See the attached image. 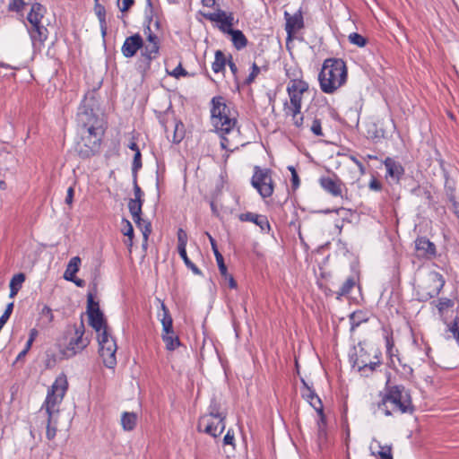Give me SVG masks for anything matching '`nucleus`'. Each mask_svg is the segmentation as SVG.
<instances>
[{
    "instance_id": "c9c22d12",
    "label": "nucleus",
    "mask_w": 459,
    "mask_h": 459,
    "mask_svg": "<svg viewBox=\"0 0 459 459\" xmlns=\"http://www.w3.org/2000/svg\"><path fill=\"white\" fill-rule=\"evenodd\" d=\"M227 58L222 51L217 50L215 52V58L212 65V69L214 73L218 74L225 70Z\"/></svg>"
},
{
    "instance_id": "bf43d9fd",
    "label": "nucleus",
    "mask_w": 459,
    "mask_h": 459,
    "mask_svg": "<svg viewBox=\"0 0 459 459\" xmlns=\"http://www.w3.org/2000/svg\"><path fill=\"white\" fill-rule=\"evenodd\" d=\"M378 446L381 448V450L377 452V455L380 456L381 459H393L391 446H382L380 444Z\"/></svg>"
},
{
    "instance_id": "e433bc0d",
    "label": "nucleus",
    "mask_w": 459,
    "mask_h": 459,
    "mask_svg": "<svg viewBox=\"0 0 459 459\" xmlns=\"http://www.w3.org/2000/svg\"><path fill=\"white\" fill-rule=\"evenodd\" d=\"M47 425H46V437L48 440H53L56 435V425H57V418L58 417H51L47 415Z\"/></svg>"
},
{
    "instance_id": "423d86ee",
    "label": "nucleus",
    "mask_w": 459,
    "mask_h": 459,
    "mask_svg": "<svg viewBox=\"0 0 459 459\" xmlns=\"http://www.w3.org/2000/svg\"><path fill=\"white\" fill-rule=\"evenodd\" d=\"M67 388L66 376L64 374L59 375L48 389L47 397L39 412L45 411L46 414L49 415V418L58 417V405L62 403Z\"/></svg>"
},
{
    "instance_id": "09e8293b",
    "label": "nucleus",
    "mask_w": 459,
    "mask_h": 459,
    "mask_svg": "<svg viewBox=\"0 0 459 459\" xmlns=\"http://www.w3.org/2000/svg\"><path fill=\"white\" fill-rule=\"evenodd\" d=\"M214 255L216 258V262L218 264V267H219L221 275L222 277H228V270H227L226 264H224V259H223L222 255L220 252H216V254H214Z\"/></svg>"
},
{
    "instance_id": "20e7f679",
    "label": "nucleus",
    "mask_w": 459,
    "mask_h": 459,
    "mask_svg": "<svg viewBox=\"0 0 459 459\" xmlns=\"http://www.w3.org/2000/svg\"><path fill=\"white\" fill-rule=\"evenodd\" d=\"M318 80L323 92L333 93L346 82L347 67L345 62L341 58L325 59L318 74Z\"/></svg>"
},
{
    "instance_id": "de8ad7c7",
    "label": "nucleus",
    "mask_w": 459,
    "mask_h": 459,
    "mask_svg": "<svg viewBox=\"0 0 459 459\" xmlns=\"http://www.w3.org/2000/svg\"><path fill=\"white\" fill-rule=\"evenodd\" d=\"M187 243V234L183 229L178 230V251L186 250Z\"/></svg>"
},
{
    "instance_id": "e2e57ef3",
    "label": "nucleus",
    "mask_w": 459,
    "mask_h": 459,
    "mask_svg": "<svg viewBox=\"0 0 459 459\" xmlns=\"http://www.w3.org/2000/svg\"><path fill=\"white\" fill-rule=\"evenodd\" d=\"M168 74L177 79L188 75V73L182 67L181 64H179L172 72H168Z\"/></svg>"
},
{
    "instance_id": "72a5a7b5",
    "label": "nucleus",
    "mask_w": 459,
    "mask_h": 459,
    "mask_svg": "<svg viewBox=\"0 0 459 459\" xmlns=\"http://www.w3.org/2000/svg\"><path fill=\"white\" fill-rule=\"evenodd\" d=\"M356 277L354 275H351L346 279V281L343 282L342 287L338 291H336V299H341L342 297L347 296L351 293V290L356 285Z\"/></svg>"
},
{
    "instance_id": "9d476101",
    "label": "nucleus",
    "mask_w": 459,
    "mask_h": 459,
    "mask_svg": "<svg viewBox=\"0 0 459 459\" xmlns=\"http://www.w3.org/2000/svg\"><path fill=\"white\" fill-rule=\"evenodd\" d=\"M85 329L82 322L79 326H74L73 335L69 338L67 344L62 351L65 357L72 358L88 346L90 342L87 338L83 337Z\"/></svg>"
},
{
    "instance_id": "603ef678",
    "label": "nucleus",
    "mask_w": 459,
    "mask_h": 459,
    "mask_svg": "<svg viewBox=\"0 0 459 459\" xmlns=\"http://www.w3.org/2000/svg\"><path fill=\"white\" fill-rule=\"evenodd\" d=\"M310 131L316 136H323L322 123L318 118H314L310 126Z\"/></svg>"
},
{
    "instance_id": "5fc2aeb1",
    "label": "nucleus",
    "mask_w": 459,
    "mask_h": 459,
    "mask_svg": "<svg viewBox=\"0 0 459 459\" xmlns=\"http://www.w3.org/2000/svg\"><path fill=\"white\" fill-rule=\"evenodd\" d=\"M145 34H147V44L152 46H160V39L158 36L152 32L150 26L144 30Z\"/></svg>"
},
{
    "instance_id": "f8f14e48",
    "label": "nucleus",
    "mask_w": 459,
    "mask_h": 459,
    "mask_svg": "<svg viewBox=\"0 0 459 459\" xmlns=\"http://www.w3.org/2000/svg\"><path fill=\"white\" fill-rule=\"evenodd\" d=\"M321 187L333 196L342 197V191H347L344 183L336 176L333 177H321L319 178Z\"/></svg>"
},
{
    "instance_id": "37998d69",
    "label": "nucleus",
    "mask_w": 459,
    "mask_h": 459,
    "mask_svg": "<svg viewBox=\"0 0 459 459\" xmlns=\"http://www.w3.org/2000/svg\"><path fill=\"white\" fill-rule=\"evenodd\" d=\"M349 41L359 48L365 47L368 43V39L357 32H353L349 35Z\"/></svg>"
},
{
    "instance_id": "69168bd1",
    "label": "nucleus",
    "mask_w": 459,
    "mask_h": 459,
    "mask_svg": "<svg viewBox=\"0 0 459 459\" xmlns=\"http://www.w3.org/2000/svg\"><path fill=\"white\" fill-rule=\"evenodd\" d=\"M289 170L291 172V185L292 188L296 189L299 186V178L294 167L290 166Z\"/></svg>"
},
{
    "instance_id": "3c124183",
    "label": "nucleus",
    "mask_w": 459,
    "mask_h": 459,
    "mask_svg": "<svg viewBox=\"0 0 459 459\" xmlns=\"http://www.w3.org/2000/svg\"><path fill=\"white\" fill-rule=\"evenodd\" d=\"M27 4L24 0H11L8 4V10L11 12H21Z\"/></svg>"
},
{
    "instance_id": "6ab92c4d",
    "label": "nucleus",
    "mask_w": 459,
    "mask_h": 459,
    "mask_svg": "<svg viewBox=\"0 0 459 459\" xmlns=\"http://www.w3.org/2000/svg\"><path fill=\"white\" fill-rule=\"evenodd\" d=\"M141 56L143 57V62L145 64V67L149 68L151 63L153 59H155L160 53V46H152L149 44H143V48H141Z\"/></svg>"
},
{
    "instance_id": "052dcab7",
    "label": "nucleus",
    "mask_w": 459,
    "mask_h": 459,
    "mask_svg": "<svg viewBox=\"0 0 459 459\" xmlns=\"http://www.w3.org/2000/svg\"><path fill=\"white\" fill-rule=\"evenodd\" d=\"M454 306V302L452 299L447 298H441L438 300L437 309L440 313H442L445 309L449 308Z\"/></svg>"
},
{
    "instance_id": "774afa93",
    "label": "nucleus",
    "mask_w": 459,
    "mask_h": 459,
    "mask_svg": "<svg viewBox=\"0 0 459 459\" xmlns=\"http://www.w3.org/2000/svg\"><path fill=\"white\" fill-rule=\"evenodd\" d=\"M235 437H234V431L233 429H229L226 433V435L223 437V445H230L235 446L234 444Z\"/></svg>"
},
{
    "instance_id": "680f3d73",
    "label": "nucleus",
    "mask_w": 459,
    "mask_h": 459,
    "mask_svg": "<svg viewBox=\"0 0 459 459\" xmlns=\"http://www.w3.org/2000/svg\"><path fill=\"white\" fill-rule=\"evenodd\" d=\"M445 189L446 197L449 202H454V200H456L454 184H450L448 181H446Z\"/></svg>"
},
{
    "instance_id": "0e129e2a",
    "label": "nucleus",
    "mask_w": 459,
    "mask_h": 459,
    "mask_svg": "<svg viewBox=\"0 0 459 459\" xmlns=\"http://www.w3.org/2000/svg\"><path fill=\"white\" fill-rule=\"evenodd\" d=\"M134 4V0H117V6L122 13L127 12Z\"/></svg>"
},
{
    "instance_id": "58836bf2",
    "label": "nucleus",
    "mask_w": 459,
    "mask_h": 459,
    "mask_svg": "<svg viewBox=\"0 0 459 459\" xmlns=\"http://www.w3.org/2000/svg\"><path fill=\"white\" fill-rule=\"evenodd\" d=\"M262 70L267 71V65L260 67L255 63H253L251 66V72L245 80V84L250 85L252 82H254Z\"/></svg>"
},
{
    "instance_id": "a878e982",
    "label": "nucleus",
    "mask_w": 459,
    "mask_h": 459,
    "mask_svg": "<svg viewBox=\"0 0 459 459\" xmlns=\"http://www.w3.org/2000/svg\"><path fill=\"white\" fill-rule=\"evenodd\" d=\"M98 342L100 349H115L117 350V346L115 339L108 333V329H104L100 333L98 334Z\"/></svg>"
},
{
    "instance_id": "7ed1b4c3",
    "label": "nucleus",
    "mask_w": 459,
    "mask_h": 459,
    "mask_svg": "<svg viewBox=\"0 0 459 459\" xmlns=\"http://www.w3.org/2000/svg\"><path fill=\"white\" fill-rule=\"evenodd\" d=\"M211 103V122L221 138V147L223 150L232 152L230 148V141L225 135L234 129L237 125V118L221 96L213 97Z\"/></svg>"
},
{
    "instance_id": "1a4fd4ad",
    "label": "nucleus",
    "mask_w": 459,
    "mask_h": 459,
    "mask_svg": "<svg viewBox=\"0 0 459 459\" xmlns=\"http://www.w3.org/2000/svg\"><path fill=\"white\" fill-rule=\"evenodd\" d=\"M300 74V71L296 70L292 73L290 70L286 72L287 76L290 78V82L287 86V92L290 97L289 105H301L302 96L308 91V83L299 77Z\"/></svg>"
},
{
    "instance_id": "aec40b11",
    "label": "nucleus",
    "mask_w": 459,
    "mask_h": 459,
    "mask_svg": "<svg viewBox=\"0 0 459 459\" xmlns=\"http://www.w3.org/2000/svg\"><path fill=\"white\" fill-rule=\"evenodd\" d=\"M285 16L286 30L288 31L289 34L303 28V17L300 12L295 13L294 15H290L288 13H285Z\"/></svg>"
},
{
    "instance_id": "f257e3e1",
    "label": "nucleus",
    "mask_w": 459,
    "mask_h": 459,
    "mask_svg": "<svg viewBox=\"0 0 459 459\" xmlns=\"http://www.w3.org/2000/svg\"><path fill=\"white\" fill-rule=\"evenodd\" d=\"M379 396L381 400L377 406L385 416H392L396 412L412 414L415 411L411 392L403 385L386 386L385 393H380Z\"/></svg>"
},
{
    "instance_id": "c03bdc74",
    "label": "nucleus",
    "mask_w": 459,
    "mask_h": 459,
    "mask_svg": "<svg viewBox=\"0 0 459 459\" xmlns=\"http://www.w3.org/2000/svg\"><path fill=\"white\" fill-rule=\"evenodd\" d=\"M233 21H234L233 14L231 13H228L223 18V21L219 25L220 30L222 31L225 34H228V30L229 29H232Z\"/></svg>"
},
{
    "instance_id": "f03ea898",
    "label": "nucleus",
    "mask_w": 459,
    "mask_h": 459,
    "mask_svg": "<svg viewBox=\"0 0 459 459\" xmlns=\"http://www.w3.org/2000/svg\"><path fill=\"white\" fill-rule=\"evenodd\" d=\"M85 101V99L82 102ZM78 120L84 127H87V134L82 136L80 142L76 145V152L82 159H89L95 155L100 147L101 138L100 132L95 126L94 121L96 117L93 110L88 108L83 103L79 107Z\"/></svg>"
},
{
    "instance_id": "dca6fc26",
    "label": "nucleus",
    "mask_w": 459,
    "mask_h": 459,
    "mask_svg": "<svg viewBox=\"0 0 459 459\" xmlns=\"http://www.w3.org/2000/svg\"><path fill=\"white\" fill-rule=\"evenodd\" d=\"M384 165L386 169V176L396 181H399L404 174V169L402 164L390 157L384 160Z\"/></svg>"
},
{
    "instance_id": "a211bd4d",
    "label": "nucleus",
    "mask_w": 459,
    "mask_h": 459,
    "mask_svg": "<svg viewBox=\"0 0 459 459\" xmlns=\"http://www.w3.org/2000/svg\"><path fill=\"white\" fill-rule=\"evenodd\" d=\"M204 416H211L215 419L218 418V424L221 423V429H225L226 413L221 411V404L215 399L211 401V403L208 407V413L204 414Z\"/></svg>"
},
{
    "instance_id": "4be33fe9",
    "label": "nucleus",
    "mask_w": 459,
    "mask_h": 459,
    "mask_svg": "<svg viewBox=\"0 0 459 459\" xmlns=\"http://www.w3.org/2000/svg\"><path fill=\"white\" fill-rule=\"evenodd\" d=\"M94 1H95L94 12H95L96 16L99 19L101 35L103 38H105V36L107 35V30H108V25H107V21H106V9H105L104 5H102L99 3V0H94Z\"/></svg>"
},
{
    "instance_id": "c85d7f7f",
    "label": "nucleus",
    "mask_w": 459,
    "mask_h": 459,
    "mask_svg": "<svg viewBox=\"0 0 459 459\" xmlns=\"http://www.w3.org/2000/svg\"><path fill=\"white\" fill-rule=\"evenodd\" d=\"M116 352L115 349H99L100 356L107 368H114L117 365Z\"/></svg>"
},
{
    "instance_id": "ddd939ff",
    "label": "nucleus",
    "mask_w": 459,
    "mask_h": 459,
    "mask_svg": "<svg viewBox=\"0 0 459 459\" xmlns=\"http://www.w3.org/2000/svg\"><path fill=\"white\" fill-rule=\"evenodd\" d=\"M415 250L419 257L432 259L437 255L436 245L426 237H418L415 240Z\"/></svg>"
},
{
    "instance_id": "338daca9",
    "label": "nucleus",
    "mask_w": 459,
    "mask_h": 459,
    "mask_svg": "<svg viewBox=\"0 0 459 459\" xmlns=\"http://www.w3.org/2000/svg\"><path fill=\"white\" fill-rule=\"evenodd\" d=\"M134 200H143V193L137 183V178H133Z\"/></svg>"
},
{
    "instance_id": "4468645a",
    "label": "nucleus",
    "mask_w": 459,
    "mask_h": 459,
    "mask_svg": "<svg viewBox=\"0 0 459 459\" xmlns=\"http://www.w3.org/2000/svg\"><path fill=\"white\" fill-rule=\"evenodd\" d=\"M143 39L141 35L138 33L134 34L126 39L122 45L121 52L126 58L133 57L143 48Z\"/></svg>"
},
{
    "instance_id": "f704fd0d",
    "label": "nucleus",
    "mask_w": 459,
    "mask_h": 459,
    "mask_svg": "<svg viewBox=\"0 0 459 459\" xmlns=\"http://www.w3.org/2000/svg\"><path fill=\"white\" fill-rule=\"evenodd\" d=\"M137 416L134 412H124L121 417V424L125 430L131 431L135 428Z\"/></svg>"
},
{
    "instance_id": "6e6552de",
    "label": "nucleus",
    "mask_w": 459,
    "mask_h": 459,
    "mask_svg": "<svg viewBox=\"0 0 459 459\" xmlns=\"http://www.w3.org/2000/svg\"><path fill=\"white\" fill-rule=\"evenodd\" d=\"M445 282V279L441 273L437 272L429 273L422 285L419 286L418 295L420 300L427 301L437 297L443 289Z\"/></svg>"
},
{
    "instance_id": "9b49d317",
    "label": "nucleus",
    "mask_w": 459,
    "mask_h": 459,
    "mask_svg": "<svg viewBox=\"0 0 459 459\" xmlns=\"http://www.w3.org/2000/svg\"><path fill=\"white\" fill-rule=\"evenodd\" d=\"M218 420L211 416H201L198 420L197 430L213 437L221 436L224 429H221V423L218 424Z\"/></svg>"
},
{
    "instance_id": "a18cd8bd",
    "label": "nucleus",
    "mask_w": 459,
    "mask_h": 459,
    "mask_svg": "<svg viewBox=\"0 0 459 459\" xmlns=\"http://www.w3.org/2000/svg\"><path fill=\"white\" fill-rule=\"evenodd\" d=\"M142 154L140 150H137V153H134L133 163H132V174L133 178H137V173L139 169L142 168Z\"/></svg>"
},
{
    "instance_id": "c756f323",
    "label": "nucleus",
    "mask_w": 459,
    "mask_h": 459,
    "mask_svg": "<svg viewBox=\"0 0 459 459\" xmlns=\"http://www.w3.org/2000/svg\"><path fill=\"white\" fill-rule=\"evenodd\" d=\"M80 264L81 258L79 256L71 258L65 271L64 278L66 281H73L74 277H75V273L79 271Z\"/></svg>"
},
{
    "instance_id": "7c9ffc66",
    "label": "nucleus",
    "mask_w": 459,
    "mask_h": 459,
    "mask_svg": "<svg viewBox=\"0 0 459 459\" xmlns=\"http://www.w3.org/2000/svg\"><path fill=\"white\" fill-rule=\"evenodd\" d=\"M380 355V351L378 354L375 355V361H354L353 367H358L359 371L365 372L367 369H368L370 372H373L376 370L377 367L381 364Z\"/></svg>"
},
{
    "instance_id": "8fccbe9b",
    "label": "nucleus",
    "mask_w": 459,
    "mask_h": 459,
    "mask_svg": "<svg viewBox=\"0 0 459 459\" xmlns=\"http://www.w3.org/2000/svg\"><path fill=\"white\" fill-rule=\"evenodd\" d=\"M13 302H11L9 303L7 306H6V308L4 312V314L1 316L0 317V330H2V328L4 327V325L6 324V322L8 321L10 316L12 315L13 313Z\"/></svg>"
},
{
    "instance_id": "49530a36",
    "label": "nucleus",
    "mask_w": 459,
    "mask_h": 459,
    "mask_svg": "<svg viewBox=\"0 0 459 459\" xmlns=\"http://www.w3.org/2000/svg\"><path fill=\"white\" fill-rule=\"evenodd\" d=\"M284 111L287 116H291L292 118H295L301 115V105H289L288 102H285Z\"/></svg>"
},
{
    "instance_id": "ea45409f",
    "label": "nucleus",
    "mask_w": 459,
    "mask_h": 459,
    "mask_svg": "<svg viewBox=\"0 0 459 459\" xmlns=\"http://www.w3.org/2000/svg\"><path fill=\"white\" fill-rule=\"evenodd\" d=\"M319 416V420H317V429H318V436L324 437L326 435L325 427H326V417L324 413V407L316 411Z\"/></svg>"
},
{
    "instance_id": "79ce46f5",
    "label": "nucleus",
    "mask_w": 459,
    "mask_h": 459,
    "mask_svg": "<svg viewBox=\"0 0 459 459\" xmlns=\"http://www.w3.org/2000/svg\"><path fill=\"white\" fill-rule=\"evenodd\" d=\"M184 125L181 122H175L172 142L175 143H180L184 138Z\"/></svg>"
},
{
    "instance_id": "cd10ccee",
    "label": "nucleus",
    "mask_w": 459,
    "mask_h": 459,
    "mask_svg": "<svg viewBox=\"0 0 459 459\" xmlns=\"http://www.w3.org/2000/svg\"><path fill=\"white\" fill-rule=\"evenodd\" d=\"M161 307V314H159L158 316L160 319V323L162 325V331L167 332L169 329L173 328V319L169 313V308L166 307L163 301L159 299Z\"/></svg>"
},
{
    "instance_id": "4d7b16f0",
    "label": "nucleus",
    "mask_w": 459,
    "mask_h": 459,
    "mask_svg": "<svg viewBox=\"0 0 459 459\" xmlns=\"http://www.w3.org/2000/svg\"><path fill=\"white\" fill-rule=\"evenodd\" d=\"M448 331L453 334V337L456 340L459 344V326L458 319L455 317L449 325Z\"/></svg>"
},
{
    "instance_id": "4c0bfd02",
    "label": "nucleus",
    "mask_w": 459,
    "mask_h": 459,
    "mask_svg": "<svg viewBox=\"0 0 459 459\" xmlns=\"http://www.w3.org/2000/svg\"><path fill=\"white\" fill-rule=\"evenodd\" d=\"M199 13L204 17L205 19L211 21V22H216L221 23L223 21V18L228 14L226 12L218 9L217 12L214 13H205L203 11H200Z\"/></svg>"
},
{
    "instance_id": "393cba45",
    "label": "nucleus",
    "mask_w": 459,
    "mask_h": 459,
    "mask_svg": "<svg viewBox=\"0 0 459 459\" xmlns=\"http://www.w3.org/2000/svg\"><path fill=\"white\" fill-rule=\"evenodd\" d=\"M228 34L230 35L232 44L238 50L247 47V39L240 30L229 29Z\"/></svg>"
},
{
    "instance_id": "f3484780",
    "label": "nucleus",
    "mask_w": 459,
    "mask_h": 459,
    "mask_svg": "<svg viewBox=\"0 0 459 459\" xmlns=\"http://www.w3.org/2000/svg\"><path fill=\"white\" fill-rule=\"evenodd\" d=\"M90 325L99 333L104 329H108L104 315L100 310L93 311L88 314Z\"/></svg>"
},
{
    "instance_id": "b1692460",
    "label": "nucleus",
    "mask_w": 459,
    "mask_h": 459,
    "mask_svg": "<svg viewBox=\"0 0 459 459\" xmlns=\"http://www.w3.org/2000/svg\"><path fill=\"white\" fill-rule=\"evenodd\" d=\"M161 337L168 351H174L180 345L179 338L176 335L173 328L167 332L162 331Z\"/></svg>"
},
{
    "instance_id": "2eb2a0df",
    "label": "nucleus",
    "mask_w": 459,
    "mask_h": 459,
    "mask_svg": "<svg viewBox=\"0 0 459 459\" xmlns=\"http://www.w3.org/2000/svg\"><path fill=\"white\" fill-rule=\"evenodd\" d=\"M241 221H250L257 225L263 232L268 233L271 230L269 221L265 215L256 214L254 212H245L238 215Z\"/></svg>"
},
{
    "instance_id": "2f4dec72",
    "label": "nucleus",
    "mask_w": 459,
    "mask_h": 459,
    "mask_svg": "<svg viewBox=\"0 0 459 459\" xmlns=\"http://www.w3.org/2000/svg\"><path fill=\"white\" fill-rule=\"evenodd\" d=\"M368 319L369 317L363 310L354 311L350 316L351 330L354 331L362 323L368 322Z\"/></svg>"
},
{
    "instance_id": "473e14b6",
    "label": "nucleus",
    "mask_w": 459,
    "mask_h": 459,
    "mask_svg": "<svg viewBox=\"0 0 459 459\" xmlns=\"http://www.w3.org/2000/svg\"><path fill=\"white\" fill-rule=\"evenodd\" d=\"M25 281V274L22 273H17L13 276L10 281V298H13L17 295L22 288V283Z\"/></svg>"
},
{
    "instance_id": "412c9836",
    "label": "nucleus",
    "mask_w": 459,
    "mask_h": 459,
    "mask_svg": "<svg viewBox=\"0 0 459 459\" xmlns=\"http://www.w3.org/2000/svg\"><path fill=\"white\" fill-rule=\"evenodd\" d=\"M303 384L305 386V391L303 392L302 396L309 403V404L316 411L320 408H323V403L319 396L305 382H303Z\"/></svg>"
},
{
    "instance_id": "13d9d810",
    "label": "nucleus",
    "mask_w": 459,
    "mask_h": 459,
    "mask_svg": "<svg viewBox=\"0 0 459 459\" xmlns=\"http://www.w3.org/2000/svg\"><path fill=\"white\" fill-rule=\"evenodd\" d=\"M123 223L125 224L124 229L122 230L123 234L129 238L130 246H132V238L134 237V229L131 222L126 219L123 220Z\"/></svg>"
},
{
    "instance_id": "a19ab883",
    "label": "nucleus",
    "mask_w": 459,
    "mask_h": 459,
    "mask_svg": "<svg viewBox=\"0 0 459 459\" xmlns=\"http://www.w3.org/2000/svg\"><path fill=\"white\" fill-rule=\"evenodd\" d=\"M178 254L188 269H190L196 275L202 274L200 269L188 258L186 249L178 251Z\"/></svg>"
},
{
    "instance_id": "864d4df0",
    "label": "nucleus",
    "mask_w": 459,
    "mask_h": 459,
    "mask_svg": "<svg viewBox=\"0 0 459 459\" xmlns=\"http://www.w3.org/2000/svg\"><path fill=\"white\" fill-rule=\"evenodd\" d=\"M137 227L141 229L144 242L146 243L148 240V237L152 231L151 223L142 219L141 225H137Z\"/></svg>"
},
{
    "instance_id": "39448f33",
    "label": "nucleus",
    "mask_w": 459,
    "mask_h": 459,
    "mask_svg": "<svg viewBox=\"0 0 459 459\" xmlns=\"http://www.w3.org/2000/svg\"><path fill=\"white\" fill-rule=\"evenodd\" d=\"M47 13V9L39 3L31 4L30 10L27 14L29 25H26L30 35L34 52H40L45 47V42L48 38V30L42 24V19Z\"/></svg>"
},
{
    "instance_id": "6e6d98bb",
    "label": "nucleus",
    "mask_w": 459,
    "mask_h": 459,
    "mask_svg": "<svg viewBox=\"0 0 459 459\" xmlns=\"http://www.w3.org/2000/svg\"><path fill=\"white\" fill-rule=\"evenodd\" d=\"M100 310L99 303L94 300L91 293L87 297V314L93 313V311Z\"/></svg>"
},
{
    "instance_id": "0eeeda50",
    "label": "nucleus",
    "mask_w": 459,
    "mask_h": 459,
    "mask_svg": "<svg viewBox=\"0 0 459 459\" xmlns=\"http://www.w3.org/2000/svg\"><path fill=\"white\" fill-rule=\"evenodd\" d=\"M251 185L257 190L263 198L272 196L274 190L272 170L269 169H261L259 166H255L254 174L251 178Z\"/></svg>"
},
{
    "instance_id": "5701e85b",
    "label": "nucleus",
    "mask_w": 459,
    "mask_h": 459,
    "mask_svg": "<svg viewBox=\"0 0 459 459\" xmlns=\"http://www.w3.org/2000/svg\"><path fill=\"white\" fill-rule=\"evenodd\" d=\"M37 321V325L41 328H46L49 326L54 321V315L52 309L48 306L44 305L42 309L39 313V317Z\"/></svg>"
},
{
    "instance_id": "bb28decb",
    "label": "nucleus",
    "mask_w": 459,
    "mask_h": 459,
    "mask_svg": "<svg viewBox=\"0 0 459 459\" xmlns=\"http://www.w3.org/2000/svg\"><path fill=\"white\" fill-rule=\"evenodd\" d=\"M143 204V200H134L130 199L128 203V209L133 217L134 221L136 225H141V214H142V206Z\"/></svg>"
}]
</instances>
